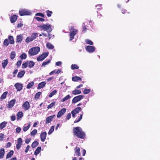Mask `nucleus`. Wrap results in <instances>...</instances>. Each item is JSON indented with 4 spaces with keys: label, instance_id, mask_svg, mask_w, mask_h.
I'll return each mask as SVG.
<instances>
[{
    "label": "nucleus",
    "instance_id": "nucleus-51",
    "mask_svg": "<svg viewBox=\"0 0 160 160\" xmlns=\"http://www.w3.org/2000/svg\"><path fill=\"white\" fill-rule=\"evenodd\" d=\"M15 56V52H12L11 54V58L12 59H13L14 58Z\"/></svg>",
    "mask_w": 160,
    "mask_h": 160
},
{
    "label": "nucleus",
    "instance_id": "nucleus-27",
    "mask_svg": "<svg viewBox=\"0 0 160 160\" xmlns=\"http://www.w3.org/2000/svg\"><path fill=\"white\" fill-rule=\"evenodd\" d=\"M17 119L19 120L23 116V113L22 112H19L18 113L17 115Z\"/></svg>",
    "mask_w": 160,
    "mask_h": 160
},
{
    "label": "nucleus",
    "instance_id": "nucleus-22",
    "mask_svg": "<svg viewBox=\"0 0 160 160\" xmlns=\"http://www.w3.org/2000/svg\"><path fill=\"white\" fill-rule=\"evenodd\" d=\"M8 41L10 40V44H13L14 43V41L13 39V37L12 36H10L8 37Z\"/></svg>",
    "mask_w": 160,
    "mask_h": 160
},
{
    "label": "nucleus",
    "instance_id": "nucleus-36",
    "mask_svg": "<svg viewBox=\"0 0 160 160\" xmlns=\"http://www.w3.org/2000/svg\"><path fill=\"white\" fill-rule=\"evenodd\" d=\"M38 141H35L32 143L31 146L32 148H34L38 146Z\"/></svg>",
    "mask_w": 160,
    "mask_h": 160
},
{
    "label": "nucleus",
    "instance_id": "nucleus-31",
    "mask_svg": "<svg viewBox=\"0 0 160 160\" xmlns=\"http://www.w3.org/2000/svg\"><path fill=\"white\" fill-rule=\"evenodd\" d=\"M83 112H82V114H81L78 119H76L74 121V123H77L79 122L82 118Z\"/></svg>",
    "mask_w": 160,
    "mask_h": 160
},
{
    "label": "nucleus",
    "instance_id": "nucleus-30",
    "mask_svg": "<svg viewBox=\"0 0 160 160\" xmlns=\"http://www.w3.org/2000/svg\"><path fill=\"white\" fill-rule=\"evenodd\" d=\"M8 63L7 59L4 60L2 62V66L3 68H5Z\"/></svg>",
    "mask_w": 160,
    "mask_h": 160
},
{
    "label": "nucleus",
    "instance_id": "nucleus-59",
    "mask_svg": "<svg viewBox=\"0 0 160 160\" xmlns=\"http://www.w3.org/2000/svg\"><path fill=\"white\" fill-rule=\"evenodd\" d=\"M4 134L2 133L0 134V140L2 141L4 138Z\"/></svg>",
    "mask_w": 160,
    "mask_h": 160
},
{
    "label": "nucleus",
    "instance_id": "nucleus-54",
    "mask_svg": "<svg viewBox=\"0 0 160 160\" xmlns=\"http://www.w3.org/2000/svg\"><path fill=\"white\" fill-rule=\"evenodd\" d=\"M30 124H29L27 126H24L23 128V131L24 132L26 131L30 128Z\"/></svg>",
    "mask_w": 160,
    "mask_h": 160
},
{
    "label": "nucleus",
    "instance_id": "nucleus-32",
    "mask_svg": "<svg viewBox=\"0 0 160 160\" xmlns=\"http://www.w3.org/2000/svg\"><path fill=\"white\" fill-rule=\"evenodd\" d=\"M14 152L13 151L11 150L10 151L7 155V158H11Z\"/></svg>",
    "mask_w": 160,
    "mask_h": 160
},
{
    "label": "nucleus",
    "instance_id": "nucleus-57",
    "mask_svg": "<svg viewBox=\"0 0 160 160\" xmlns=\"http://www.w3.org/2000/svg\"><path fill=\"white\" fill-rule=\"evenodd\" d=\"M31 138H27L25 140V142L27 144H28L31 141Z\"/></svg>",
    "mask_w": 160,
    "mask_h": 160
},
{
    "label": "nucleus",
    "instance_id": "nucleus-11",
    "mask_svg": "<svg viewBox=\"0 0 160 160\" xmlns=\"http://www.w3.org/2000/svg\"><path fill=\"white\" fill-rule=\"evenodd\" d=\"M30 107V104L28 101H26L22 105V108L25 111L28 110Z\"/></svg>",
    "mask_w": 160,
    "mask_h": 160
},
{
    "label": "nucleus",
    "instance_id": "nucleus-52",
    "mask_svg": "<svg viewBox=\"0 0 160 160\" xmlns=\"http://www.w3.org/2000/svg\"><path fill=\"white\" fill-rule=\"evenodd\" d=\"M41 94V92H38L36 94L35 98H38L39 97Z\"/></svg>",
    "mask_w": 160,
    "mask_h": 160
},
{
    "label": "nucleus",
    "instance_id": "nucleus-53",
    "mask_svg": "<svg viewBox=\"0 0 160 160\" xmlns=\"http://www.w3.org/2000/svg\"><path fill=\"white\" fill-rule=\"evenodd\" d=\"M55 104V102H52L49 105H48V109L50 108L53 106Z\"/></svg>",
    "mask_w": 160,
    "mask_h": 160
},
{
    "label": "nucleus",
    "instance_id": "nucleus-62",
    "mask_svg": "<svg viewBox=\"0 0 160 160\" xmlns=\"http://www.w3.org/2000/svg\"><path fill=\"white\" fill-rule=\"evenodd\" d=\"M11 120L12 121H14L16 119V117L15 116L12 115L11 117Z\"/></svg>",
    "mask_w": 160,
    "mask_h": 160
},
{
    "label": "nucleus",
    "instance_id": "nucleus-64",
    "mask_svg": "<svg viewBox=\"0 0 160 160\" xmlns=\"http://www.w3.org/2000/svg\"><path fill=\"white\" fill-rule=\"evenodd\" d=\"M62 64V62L61 61H58L56 63V65L57 66H59Z\"/></svg>",
    "mask_w": 160,
    "mask_h": 160
},
{
    "label": "nucleus",
    "instance_id": "nucleus-5",
    "mask_svg": "<svg viewBox=\"0 0 160 160\" xmlns=\"http://www.w3.org/2000/svg\"><path fill=\"white\" fill-rule=\"evenodd\" d=\"M38 33H32L31 37H27L25 40L26 42L27 43H29L34 40L38 36Z\"/></svg>",
    "mask_w": 160,
    "mask_h": 160
},
{
    "label": "nucleus",
    "instance_id": "nucleus-10",
    "mask_svg": "<svg viewBox=\"0 0 160 160\" xmlns=\"http://www.w3.org/2000/svg\"><path fill=\"white\" fill-rule=\"evenodd\" d=\"M82 110L80 107H78L71 112L73 117H75L76 114L78 113Z\"/></svg>",
    "mask_w": 160,
    "mask_h": 160
},
{
    "label": "nucleus",
    "instance_id": "nucleus-17",
    "mask_svg": "<svg viewBox=\"0 0 160 160\" xmlns=\"http://www.w3.org/2000/svg\"><path fill=\"white\" fill-rule=\"evenodd\" d=\"M55 115H52L47 117L46 120V123H48L50 122L54 118Z\"/></svg>",
    "mask_w": 160,
    "mask_h": 160
},
{
    "label": "nucleus",
    "instance_id": "nucleus-13",
    "mask_svg": "<svg viewBox=\"0 0 160 160\" xmlns=\"http://www.w3.org/2000/svg\"><path fill=\"white\" fill-rule=\"evenodd\" d=\"M15 87L18 91H20L22 88V84L19 83H17L14 85Z\"/></svg>",
    "mask_w": 160,
    "mask_h": 160
},
{
    "label": "nucleus",
    "instance_id": "nucleus-44",
    "mask_svg": "<svg viewBox=\"0 0 160 160\" xmlns=\"http://www.w3.org/2000/svg\"><path fill=\"white\" fill-rule=\"evenodd\" d=\"M47 13V16L48 17H50L51 16V14H52V11H49V10H47L46 12Z\"/></svg>",
    "mask_w": 160,
    "mask_h": 160
},
{
    "label": "nucleus",
    "instance_id": "nucleus-1",
    "mask_svg": "<svg viewBox=\"0 0 160 160\" xmlns=\"http://www.w3.org/2000/svg\"><path fill=\"white\" fill-rule=\"evenodd\" d=\"M74 134L78 138L84 139L85 137V134L79 127L74 128L73 129Z\"/></svg>",
    "mask_w": 160,
    "mask_h": 160
},
{
    "label": "nucleus",
    "instance_id": "nucleus-16",
    "mask_svg": "<svg viewBox=\"0 0 160 160\" xmlns=\"http://www.w3.org/2000/svg\"><path fill=\"white\" fill-rule=\"evenodd\" d=\"M16 102L15 99H12L10 101L8 104L9 108H11L13 107Z\"/></svg>",
    "mask_w": 160,
    "mask_h": 160
},
{
    "label": "nucleus",
    "instance_id": "nucleus-8",
    "mask_svg": "<svg viewBox=\"0 0 160 160\" xmlns=\"http://www.w3.org/2000/svg\"><path fill=\"white\" fill-rule=\"evenodd\" d=\"M84 96L82 95H80L74 97L72 99V103H75L80 101L83 98Z\"/></svg>",
    "mask_w": 160,
    "mask_h": 160
},
{
    "label": "nucleus",
    "instance_id": "nucleus-29",
    "mask_svg": "<svg viewBox=\"0 0 160 160\" xmlns=\"http://www.w3.org/2000/svg\"><path fill=\"white\" fill-rule=\"evenodd\" d=\"M72 80L74 81H77L81 80V78L80 77L75 76L72 77Z\"/></svg>",
    "mask_w": 160,
    "mask_h": 160
},
{
    "label": "nucleus",
    "instance_id": "nucleus-18",
    "mask_svg": "<svg viewBox=\"0 0 160 160\" xmlns=\"http://www.w3.org/2000/svg\"><path fill=\"white\" fill-rule=\"evenodd\" d=\"M46 83L45 82H42L39 83L37 88L38 89H39L43 88L46 85Z\"/></svg>",
    "mask_w": 160,
    "mask_h": 160
},
{
    "label": "nucleus",
    "instance_id": "nucleus-34",
    "mask_svg": "<svg viewBox=\"0 0 160 160\" xmlns=\"http://www.w3.org/2000/svg\"><path fill=\"white\" fill-rule=\"evenodd\" d=\"M46 45L47 48L49 49H53L54 48V46L49 42Z\"/></svg>",
    "mask_w": 160,
    "mask_h": 160
},
{
    "label": "nucleus",
    "instance_id": "nucleus-58",
    "mask_svg": "<svg viewBox=\"0 0 160 160\" xmlns=\"http://www.w3.org/2000/svg\"><path fill=\"white\" fill-rule=\"evenodd\" d=\"M22 62V61H21V60H19V61H18L17 63V64H16L17 65V66L18 67H18L20 66Z\"/></svg>",
    "mask_w": 160,
    "mask_h": 160
},
{
    "label": "nucleus",
    "instance_id": "nucleus-12",
    "mask_svg": "<svg viewBox=\"0 0 160 160\" xmlns=\"http://www.w3.org/2000/svg\"><path fill=\"white\" fill-rule=\"evenodd\" d=\"M66 109L65 108H63L61 109L58 113L57 117L58 118H60L66 112Z\"/></svg>",
    "mask_w": 160,
    "mask_h": 160
},
{
    "label": "nucleus",
    "instance_id": "nucleus-21",
    "mask_svg": "<svg viewBox=\"0 0 160 160\" xmlns=\"http://www.w3.org/2000/svg\"><path fill=\"white\" fill-rule=\"evenodd\" d=\"M17 18V16L16 15H13L11 17L10 21L12 23L16 22Z\"/></svg>",
    "mask_w": 160,
    "mask_h": 160
},
{
    "label": "nucleus",
    "instance_id": "nucleus-2",
    "mask_svg": "<svg viewBox=\"0 0 160 160\" xmlns=\"http://www.w3.org/2000/svg\"><path fill=\"white\" fill-rule=\"evenodd\" d=\"M39 27L41 30L46 31L48 32H50L52 29L51 25L48 23L41 25Z\"/></svg>",
    "mask_w": 160,
    "mask_h": 160
},
{
    "label": "nucleus",
    "instance_id": "nucleus-23",
    "mask_svg": "<svg viewBox=\"0 0 160 160\" xmlns=\"http://www.w3.org/2000/svg\"><path fill=\"white\" fill-rule=\"evenodd\" d=\"M7 124V122L4 121L0 124V129H2L4 128Z\"/></svg>",
    "mask_w": 160,
    "mask_h": 160
},
{
    "label": "nucleus",
    "instance_id": "nucleus-33",
    "mask_svg": "<svg viewBox=\"0 0 160 160\" xmlns=\"http://www.w3.org/2000/svg\"><path fill=\"white\" fill-rule=\"evenodd\" d=\"M9 41L8 39H6L4 40L3 42V45L5 47H7L9 44Z\"/></svg>",
    "mask_w": 160,
    "mask_h": 160
},
{
    "label": "nucleus",
    "instance_id": "nucleus-55",
    "mask_svg": "<svg viewBox=\"0 0 160 160\" xmlns=\"http://www.w3.org/2000/svg\"><path fill=\"white\" fill-rule=\"evenodd\" d=\"M90 92V89H85L83 91L84 94H87Z\"/></svg>",
    "mask_w": 160,
    "mask_h": 160
},
{
    "label": "nucleus",
    "instance_id": "nucleus-24",
    "mask_svg": "<svg viewBox=\"0 0 160 160\" xmlns=\"http://www.w3.org/2000/svg\"><path fill=\"white\" fill-rule=\"evenodd\" d=\"M72 94L74 95H76L80 94L81 93V91L80 90L75 89V90L72 91Z\"/></svg>",
    "mask_w": 160,
    "mask_h": 160
},
{
    "label": "nucleus",
    "instance_id": "nucleus-38",
    "mask_svg": "<svg viewBox=\"0 0 160 160\" xmlns=\"http://www.w3.org/2000/svg\"><path fill=\"white\" fill-rule=\"evenodd\" d=\"M71 98V96L69 95H68L67 96H66L65 97L61 99V102H65V101L68 100L69 98Z\"/></svg>",
    "mask_w": 160,
    "mask_h": 160
},
{
    "label": "nucleus",
    "instance_id": "nucleus-41",
    "mask_svg": "<svg viewBox=\"0 0 160 160\" xmlns=\"http://www.w3.org/2000/svg\"><path fill=\"white\" fill-rule=\"evenodd\" d=\"M27 54L25 53H23L20 56V58L22 59H25L27 58Z\"/></svg>",
    "mask_w": 160,
    "mask_h": 160
},
{
    "label": "nucleus",
    "instance_id": "nucleus-15",
    "mask_svg": "<svg viewBox=\"0 0 160 160\" xmlns=\"http://www.w3.org/2000/svg\"><path fill=\"white\" fill-rule=\"evenodd\" d=\"M47 136V133L46 132H43L40 135V138L42 142H44Z\"/></svg>",
    "mask_w": 160,
    "mask_h": 160
},
{
    "label": "nucleus",
    "instance_id": "nucleus-28",
    "mask_svg": "<svg viewBox=\"0 0 160 160\" xmlns=\"http://www.w3.org/2000/svg\"><path fill=\"white\" fill-rule=\"evenodd\" d=\"M5 153L4 149L2 148L0 150V158H2L3 157Z\"/></svg>",
    "mask_w": 160,
    "mask_h": 160
},
{
    "label": "nucleus",
    "instance_id": "nucleus-20",
    "mask_svg": "<svg viewBox=\"0 0 160 160\" xmlns=\"http://www.w3.org/2000/svg\"><path fill=\"white\" fill-rule=\"evenodd\" d=\"M22 39V36L21 35H18L17 37L16 42H20Z\"/></svg>",
    "mask_w": 160,
    "mask_h": 160
},
{
    "label": "nucleus",
    "instance_id": "nucleus-3",
    "mask_svg": "<svg viewBox=\"0 0 160 160\" xmlns=\"http://www.w3.org/2000/svg\"><path fill=\"white\" fill-rule=\"evenodd\" d=\"M40 50V48L38 47H35L32 48L28 51V53L29 55L32 56H34L37 54Z\"/></svg>",
    "mask_w": 160,
    "mask_h": 160
},
{
    "label": "nucleus",
    "instance_id": "nucleus-50",
    "mask_svg": "<svg viewBox=\"0 0 160 160\" xmlns=\"http://www.w3.org/2000/svg\"><path fill=\"white\" fill-rule=\"evenodd\" d=\"M50 62V60L49 59L46 62H44L42 65V66H45L46 65L48 64Z\"/></svg>",
    "mask_w": 160,
    "mask_h": 160
},
{
    "label": "nucleus",
    "instance_id": "nucleus-43",
    "mask_svg": "<svg viewBox=\"0 0 160 160\" xmlns=\"http://www.w3.org/2000/svg\"><path fill=\"white\" fill-rule=\"evenodd\" d=\"M85 42L87 43V44L90 45H93V42H92V41L90 40L89 39H86Z\"/></svg>",
    "mask_w": 160,
    "mask_h": 160
},
{
    "label": "nucleus",
    "instance_id": "nucleus-4",
    "mask_svg": "<svg viewBox=\"0 0 160 160\" xmlns=\"http://www.w3.org/2000/svg\"><path fill=\"white\" fill-rule=\"evenodd\" d=\"M19 13L21 16L29 15L32 14L30 10L25 9H20Z\"/></svg>",
    "mask_w": 160,
    "mask_h": 160
},
{
    "label": "nucleus",
    "instance_id": "nucleus-14",
    "mask_svg": "<svg viewBox=\"0 0 160 160\" xmlns=\"http://www.w3.org/2000/svg\"><path fill=\"white\" fill-rule=\"evenodd\" d=\"M22 140L21 138H19L18 139L17 144L16 145V148L18 150H19L20 148L21 145H22Z\"/></svg>",
    "mask_w": 160,
    "mask_h": 160
},
{
    "label": "nucleus",
    "instance_id": "nucleus-63",
    "mask_svg": "<svg viewBox=\"0 0 160 160\" xmlns=\"http://www.w3.org/2000/svg\"><path fill=\"white\" fill-rule=\"evenodd\" d=\"M30 147L29 145H28L26 148L25 152L26 153H27Z\"/></svg>",
    "mask_w": 160,
    "mask_h": 160
},
{
    "label": "nucleus",
    "instance_id": "nucleus-6",
    "mask_svg": "<svg viewBox=\"0 0 160 160\" xmlns=\"http://www.w3.org/2000/svg\"><path fill=\"white\" fill-rule=\"evenodd\" d=\"M77 30L73 28H72L71 29V31L70 32V41H72L74 38V36L76 34Z\"/></svg>",
    "mask_w": 160,
    "mask_h": 160
},
{
    "label": "nucleus",
    "instance_id": "nucleus-37",
    "mask_svg": "<svg viewBox=\"0 0 160 160\" xmlns=\"http://www.w3.org/2000/svg\"><path fill=\"white\" fill-rule=\"evenodd\" d=\"M34 82H31L27 85L26 87L28 89H29L31 88L34 85Z\"/></svg>",
    "mask_w": 160,
    "mask_h": 160
},
{
    "label": "nucleus",
    "instance_id": "nucleus-42",
    "mask_svg": "<svg viewBox=\"0 0 160 160\" xmlns=\"http://www.w3.org/2000/svg\"><path fill=\"white\" fill-rule=\"evenodd\" d=\"M79 68V67L76 64H72L71 66V68L72 69H78Z\"/></svg>",
    "mask_w": 160,
    "mask_h": 160
},
{
    "label": "nucleus",
    "instance_id": "nucleus-9",
    "mask_svg": "<svg viewBox=\"0 0 160 160\" xmlns=\"http://www.w3.org/2000/svg\"><path fill=\"white\" fill-rule=\"evenodd\" d=\"M86 50L89 53H92L94 52L95 50V47L91 46H88L86 47Z\"/></svg>",
    "mask_w": 160,
    "mask_h": 160
},
{
    "label": "nucleus",
    "instance_id": "nucleus-39",
    "mask_svg": "<svg viewBox=\"0 0 160 160\" xmlns=\"http://www.w3.org/2000/svg\"><path fill=\"white\" fill-rule=\"evenodd\" d=\"M8 94V92H4L3 94L1 95V99H3L6 98V96Z\"/></svg>",
    "mask_w": 160,
    "mask_h": 160
},
{
    "label": "nucleus",
    "instance_id": "nucleus-49",
    "mask_svg": "<svg viewBox=\"0 0 160 160\" xmlns=\"http://www.w3.org/2000/svg\"><path fill=\"white\" fill-rule=\"evenodd\" d=\"M37 133V130L36 129H34L31 132V135L32 136L35 135Z\"/></svg>",
    "mask_w": 160,
    "mask_h": 160
},
{
    "label": "nucleus",
    "instance_id": "nucleus-26",
    "mask_svg": "<svg viewBox=\"0 0 160 160\" xmlns=\"http://www.w3.org/2000/svg\"><path fill=\"white\" fill-rule=\"evenodd\" d=\"M41 149V148L40 147H38L34 152V154L35 155H37L40 152Z\"/></svg>",
    "mask_w": 160,
    "mask_h": 160
},
{
    "label": "nucleus",
    "instance_id": "nucleus-35",
    "mask_svg": "<svg viewBox=\"0 0 160 160\" xmlns=\"http://www.w3.org/2000/svg\"><path fill=\"white\" fill-rule=\"evenodd\" d=\"M34 64V62L32 61H30L29 62H28V67L30 68L33 67Z\"/></svg>",
    "mask_w": 160,
    "mask_h": 160
},
{
    "label": "nucleus",
    "instance_id": "nucleus-45",
    "mask_svg": "<svg viewBox=\"0 0 160 160\" xmlns=\"http://www.w3.org/2000/svg\"><path fill=\"white\" fill-rule=\"evenodd\" d=\"M34 18L38 21L43 22L45 21L44 19L38 17H35Z\"/></svg>",
    "mask_w": 160,
    "mask_h": 160
},
{
    "label": "nucleus",
    "instance_id": "nucleus-60",
    "mask_svg": "<svg viewBox=\"0 0 160 160\" xmlns=\"http://www.w3.org/2000/svg\"><path fill=\"white\" fill-rule=\"evenodd\" d=\"M21 128H20V127H18V128H17L16 129V132L18 133H19L20 132V131H21Z\"/></svg>",
    "mask_w": 160,
    "mask_h": 160
},
{
    "label": "nucleus",
    "instance_id": "nucleus-56",
    "mask_svg": "<svg viewBox=\"0 0 160 160\" xmlns=\"http://www.w3.org/2000/svg\"><path fill=\"white\" fill-rule=\"evenodd\" d=\"M36 16H40L42 18H44V15L43 14L41 13H37L35 14Z\"/></svg>",
    "mask_w": 160,
    "mask_h": 160
},
{
    "label": "nucleus",
    "instance_id": "nucleus-19",
    "mask_svg": "<svg viewBox=\"0 0 160 160\" xmlns=\"http://www.w3.org/2000/svg\"><path fill=\"white\" fill-rule=\"evenodd\" d=\"M80 149L79 147H76L75 149V153L76 155L79 156L80 155L81 153L80 152Z\"/></svg>",
    "mask_w": 160,
    "mask_h": 160
},
{
    "label": "nucleus",
    "instance_id": "nucleus-61",
    "mask_svg": "<svg viewBox=\"0 0 160 160\" xmlns=\"http://www.w3.org/2000/svg\"><path fill=\"white\" fill-rule=\"evenodd\" d=\"M71 114L70 113H68L66 117V119L67 120H69L71 118Z\"/></svg>",
    "mask_w": 160,
    "mask_h": 160
},
{
    "label": "nucleus",
    "instance_id": "nucleus-47",
    "mask_svg": "<svg viewBox=\"0 0 160 160\" xmlns=\"http://www.w3.org/2000/svg\"><path fill=\"white\" fill-rule=\"evenodd\" d=\"M28 65V62H26L23 63L22 65V68H27Z\"/></svg>",
    "mask_w": 160,
    "mask_h": 160
},
{
    "label": "nucleus",
    "instance_id": "nucleus-25",
    "mask_svg": "<svg viewBox=\"0 0 160 160\" xmlns=\"http://www.w3.org/2000/svg\"><path fill=\"white\" fill-rule=\"evenodd\" d=\"M25 73V71L22 70L19 72L18 74V77L21 78H22L24 75Z\"/></svg>",
    "mask_w": 160,
    "mask_h": 160
},
{
    "label": "nucleus",
    "instance_id": "nucleus-46",
    "mask_svg": "<svg viewBox=\"0 0 160 160\" xmlns=\"http://www.w3.org/2000/svg\"><path fill=\"white\" fill-rule=\"evenodd\" d=\"M57 92V91L56 90H54L51 92L49 95V97H52L53 95H55L56 92Z\"/></svg>",
    "mask_w": 160,
    "mask_h": 160
},
{
    "label": "nucleus",
    "instance_id": "nucleus-40",
    "mask_svg": "<svg viewBox=\"0 0 160 160\" xmlns=\"http://www.w3.org/2000/svg\"><path fill=\"white\" fill-rule=\"evenodd\" d=\"M54 126H52L50 129L49 132H48V135H50L54 131Z\"/></svg>",
    "mask_w": 160,
    "mask_h": 160
},
{
    "label": "nucleus",
    "instance_id": "nucleus-7",
    "mask_svg": "<svg viewBox=\"0 0 160 160\" xmlns=\"http://www.w3.org/2000/svg\"><path fill=\"white\" fill-rule=\"evenodd\" d=\"M48 55V52H45L43 53L40 56L38 57L37 60L38 61H41L43 60Z\"/></svg>",
    "mask_w": 160,
    "mask_h": 160
},
{
    "label": "nucleus",
    "instance_id": "nucleus-48",
    "mask_svg": "<svg viewBox=\"0 0 160 160\" xmlns=\"http://www.w3.org/2000/svg\"><path fill=\"white\" fill-rule=\"evenodd\" d=\"M85 23H83L82 24V28H83L82 32L85 33L86 30L87 28L85 26Z\"/></svg>",
    "mask_w": 160,
    "mask_h": 160
}]
</instances>
